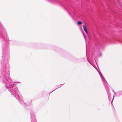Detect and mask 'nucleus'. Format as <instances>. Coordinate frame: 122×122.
<instances>
[{
	"instance_id": "obj_1",
	"label": "nucleus",
	"mask_w": 122,
	"mask_h": 122,
	"mask_svg": "<svg viewBox=\"0 0 122 122\" xmlns=\"http://www.w3.org/2000/svg\"><path fill=\"white\" fill-rule=\"evenodd\" d=\"M83 27L84 30L85 31L86 33L87 34L88 32L86 28V26L85 25H83Z\"/></svg>"
},
{
	"instance_id": "obj_2",
	"label": "nucleus",
	"mask_w": 122,
	"mask_h": 122,
	"mask_svg": "<svg viewBox=\"0 0 122 122\" xmlns=\"http://www.w3.org/2000/svg\"><path fill=\"white\" fill-rule=\"evenodd\" d=\"M82 24V23L81 21H79L77 22V24L78 25H81V24Z\"/></svg>"
}]
</instances>
